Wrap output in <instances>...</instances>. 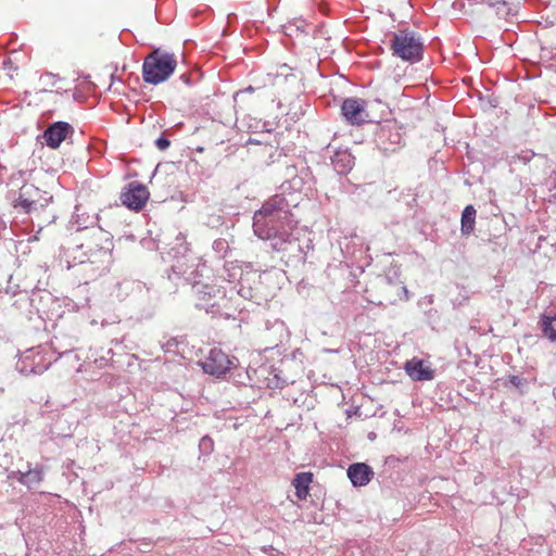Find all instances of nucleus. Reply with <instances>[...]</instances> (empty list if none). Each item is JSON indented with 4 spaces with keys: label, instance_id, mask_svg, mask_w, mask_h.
I'll return each mask as SVG.
<instances>
[{
    "label": "nucleus",
    "instance_id": "bb28decb",
    "mask_svg": "<svg viewBox=\"0 0 556 556\" xmlns=\"http://www.w3.org/2000/svg\"><path fill=\"white\" fill-rule=\"evenodd\" d=\"M261 89V86H252V85H249L248 87H245V92H252L254 90H258Z\"/></svg>",
    "mask_w": 556,
    "mask_h": 556
},
{
    "label": "nucleus",
    "instance_id": "c85d7f7f",
    "mask_svg": "<svg viewBox=\"0 0 556 556\" xmlns=\"http://www.w3.org/2000/svg\"><path fill=\"white\" fill-rule=\"evenodd\" d=\"M553 190H554V195L556 197V172L554 175Z\"/></svg>",
    "mask_w": 556,
    "mask_h": 556
},
{
    "label": "nucleus",
    "instance_id": "aec40b11",
    "mask_svg": "<svg viewBox=\"0 0 556 556\" xmlns=\"http://www.w3.org/2000/svg\"><path fill=\"white\" fill-rule=\"evenodd\" d=\"M26 294V291H22L16 280H0V300L9 299L18 295Z\"/></svg>",
    "mask_w": 556,
    "mask_h": 556
},
{
    "label": "nucleus",
    "instance_id": "5701e85b",
    "mask_svg": "<svg viewBox=\"0 0 556 556\" xmlns=\"http://www.w3.org/2000/svg\"><path fill=\"white\" fill-rule=\"evenodd\" d=\"M387 286L397 293L400 300L407 301L409 299L408 290L403 286L402 280H387Z\"/></svg>",
    "mask_w": 556,
    "mask_h": 556
},
{
    "label": "nucleus",
    "instance_id": "20e7f679",
    "mask_svg": "<svg viewBox=\"0 0 556 556\" xmlns=\"http://www.w3.org/2000/svg\"><path fill=\"white\" fill-rule=\"evenodd\" d=\"M56 361L55 352L48 345H38L24 351L15 365L16 370L24 375H40Z\"/></svg>",
    "mask_w": 556,
    "mask_h": 556
},
{
    "label": "nucleus",
    "instance_id": "0eeeda50",
    "mask_svg": "<svg viewBox=\"0 0 556 556\" xmlns=\"http://www.w3.org/2000/svg\"><path fill=\"white\" fill-rule=\"evenodd\" d=\"M79 247L86 250V253L96 254L101 253L103 256L110 258L113 247L112 237L110 232L100 227H92L83 233V241Z\"/></svg>",
    "mask_w": 556,
    "mask_h": 556
},
{
    "label": "nucleus",
    "instance_id": "6ab92c4d",
    "mask_svg": "<svg viewBox=\"0 0 556 556\" xmlns=\"http://www.w3.org/2000/svg\"><path fill=\"white\" fill-rule=\"evenodd\" d=\"M476 224V208L472 205H467L462 214V233L465 236L470 235L473 231Z\"/></svg>",
    "mask_w": 556,
    "mask_h": 556
},
{
    "label": "nucleus",
    "instance_id": "9d476101",
    "mask_svg": "<svg viewBox=\"0 0 556 556\" xmlns=\"http://www.w3.org/2000/svg\"><path fill=\"white\" fill-rule=\"evenodd\" d=\"M149 190L146 186L132 181L122 192L121 200L124 205L134 211H140L149 199Z\"/></svg>",
    "mask_w": 556,
    "mask_h": 556
},
{
    "label": "nucleus",
    "instance_id": "412c9836",
    "mask_svg": "<svg viewBox=\"0 0 556 556\" xmlns=\"http://www.w3.org/2000/svg\"><path fill=\"white\" fill-rule=\"evenodd\" d=\"M543 336L552 342H556V314L553 316H542L540 321Z\"/></svg>",
    "mask_w": 556,
    "mask_h": 556
},
{
    "label": "nucleus",
    "instance_id": "7ed1b4c3",
    "mask_svg": "<svg viewBox=\"0 0 556 556\" xmlns=\"http://www.w3.org/2000/svg\"><path fill=\"white\" fill-rule=\"evenodd\" d=\"M176 66L177 60L173 53L155 49L144 59L143 80L152 85L161 84L174 73Z\"/></svg>",
    "mask_w": 556,
    "mask_h": 556
},
{
    "label": "nucleus",
    "instance_id": "39448f33",
    "mask_svg": "<svg viewBox=\"0 0 556 556\" xmlns=\"http://www.w3.org/2000/svg\"><path fill=\"white\" fill-rule=\"evenodd\" d=\"M51 197L33 184H24L16 198L12 200L15 208L25 214H30L48 205Z\"/></svg>",
    "mask_w": 556,
    "mask_h": 556
},
{
    "label": "nucleus",
    "instance_id": "393cba45",
    "mask_svg": "<svg viewBox=\"0 0 556 556\" xmlns=\"http://www.w3.org/2000/svg\"><path fill=\"white\" fill-rule=\"evenodd\" d=\"M509 382L515 386L516 388H520L522 387L523 384H526V379L525 378H521L519 376H516V375H511L509 376Z\"/></svg>",
    "mask_w": 556,
    "mask_h": 556
},
{
    "label": "nucleus",
    "instance_id": "2eb2a0df",
    "mask_svg": "<svg viewBox=\"0 0 556 556\" xmlns=\"http://www.w3.org/2000/svg\"><path fill=\"white\" fill-rule=\"evenodd\" d=\"M348 477L354 486H364L372 479L374 471L368 465L356 463L349 467Z\"/></svg>",
    "mask_w": 556,
    "mask_h": 556
},
{
    "label": "nucleus",
    "instance_id": "f8f14e48",
    "mask_svg": "<svg viewBox=\"0 0 556 556\" xmlns=\"http://www.w3.org/2000/svg\"><path fill=\"white\" fill-rule=\"evenodd\" d=\"M74 132L73 127L66 122H56L50 125L43 132L46 143L51 149H56Z\"/></svg>",
    "mask_w": 556,
    "mask_h": 556
},
{
    "label": "nucleus",
    "instance_id": "dca6fc26",
    "mask_svg": "<svg viewBox=\"0 0 556 556\" xmlns=\"http://www.w3.org/2000/svg\"><path fill=\"white\" fill-rule=\"evenodd\" d=\"M77 343V338L74 336L64 337V336H54L51 340V345H48L55 352L56 359L68 352H72Z\"/></svg>",
    "mask_w": 556,
    "mask_h": 556
},
{
    "label": "nucleus",
    "instance_id": "6e6552de",
    "mask_svg": "<svg viewBox=\"0 0 556 556\" xmlns=\"http://www.w3.org/2000/svg\"><path fill=\"white\" fill-rule=\"evenodd\" d=\"M192 292L198 296L197 306L205 309L206 313H215L217 300L224 299V292L216 285L203 280H194Z\"/></svg>",
    "mask_w": 556,
    "mask_h": 556
},
{
    "label": "nucleus",
    "instance_id": "4be33fe9",
    "mask_svg": "<svg viewBox=\"0 0 556 556\" xmlns=\"http://www.w3.org/2000/svg\"><path fill=\"white\" fill-rule=\"evenodd\" d=\"M534 156V152L531 151V150H523L519 153H516L514 155H511L508 160V164L510 166L517 164V163H523V164H527L529 163Z\"/></svg>",
    "mask_w": 556,
    "mask_h": 556
},
{
    "label": "nucleus",
    "instance_id": "cd10ccee",
    "mask_svg": "<svg viewBox=\"0 0 556 556\" xmlns=\"http://www.w3.org/2000/svg\"><path fill=\"white\" fill-rule=\"evenodd\" d=\"M251 370H253L254 372L256 371V370H254V369L252 368V366H251V365H249V367H248V368H245V374L249 376V378H250V379H251V376H250V371H251Z\"/></svg>",
    "mask_w": 556,
    "mask_h": 556
},
{
    "label": "nucleus",
    "instance_id": "a211bd4d",
    "mask_svg": "<svg viewBox=\"0 0 556 556\" xmlns=\"http://www.w3.org/2000/svg\"><path fill=\"white\" fill-rule=\"evenodd\" d=\"M332 164L338 173H348L354 165L353 156L348 151H339L332 157Z\"/></svg>",
    "mask_w": 556,
    "mask_h": 556
},
{
    "label": "nucleus",
    "instance_id": "ddd939ff",
    "mask_svg": "<svg viewBox=\"0 0 556 556\" xmlns=\"http://www.w3.org/2000/svg\"><path fill=\"white\" fill-rule=\"evenodd\" d=\"M9 478L15 479L20 483L26 485L28 490H33L43 481L45 468L41 465H36L34 468H28L26 471H12L10 472Z\"/></svg>",
    "mask_w": 556,
    "mask_h": 556
},
{
    "label": "nucleus",
    "instance_id": "1a4fd4ad",
    "mask_svg": "<svg viewBox=\"0 0 556 556\" xmlns=\"http://www.w3.org/2000/svg\"><path fill=\"white\" fill-rule=\"evenodd\" d=\"M232 361L220 349L213 348L208 355L201 362L204 372L220 377L225 375L231 367Z\"/></svg>",
    "mask_w": 556,
    "mask_h": 556
},
{
    "label": "nucleus",
    "instance_id": "9b49d317",
    "mask_svg": "<svg viewBox=\"0 0 556 556\" xmlns=\"http://www.w3.org/2000/svg\"><path fill=\"white\" fill-rule=\"evenodd\" d=\"M367 103L359 98H348L341 104V113L350 125H362L367 117Z\"/></svg>",
    "mask_w": 556,
    "mask_h": 556
},
{
    "label": "nucleus",
    "instance_id": "b1692460",
    "mask_svg": "<svg viewBox=\"0 0 556 556\" xmlns=\"http://www.w3.org/2000/svg\"><path fill=\"white\" fill-rule=\"evenodd\" d=\"M199 450L204 455L211 454L214 450L213 440L208 435L203 437L199 442Z\"/></svg>",
    "mask_w": 556,
    "mask_h": 556
},
{
    "label": "nucleus",
    "instance_id": "f257e3e1",
    "mask_svg": "<svg viewBox=\"0 0 556 556\" xmlns=\"http://www.w3.org/2000/svg\"><path fill=\"white\" fill-rule=\"evenodd\" d=\"M287 179L280 185V192L266 200L254 213L253 231L262 240H268L276 251H287L299 261L305 262L313 250L312 240L296 227L292 207H296L302 195H308L314 188V177L308 167L301 163L286 167Z\"/></svg>",
    "mask_w": 556,
    "mask_h": 556
},
{
    "label": "nucleus",
    "instance_id": "f3484780",
    "mask_svg": "<svg viewBox=\"0 0 556 556\" xmlns=\"http://www.w3.org/2000/svg\"><path fill=\"white\" fill-rule=\"evenodd\" d=\"M313 480V475L311 472H300L295 475L292 480V484L295 488L296 496L300 500H304L308 494V486Z\"/></svg>",
    "mask_w": 556,
    "mask_h": 556
},
{
    "label": "nucleus",
    "instance_id": "423d86ee",
    "mask_svg": "<svg viewBox=\"0 0 556 556\" xmlns=\"http://www.w3.org/2000/svg\"><path fill=\"white\" fill-rule=\"evenodd\" d=\"M376 147L383 153H395L403 146V132L394 122H387L377 126L375 131Z\"/></svg>",
    "mask_w": 556,
    "mask_h": 556
},
{
    "label": "nucleus",
    "instance_id": "a878e982",
    "mask_svg": "<svg viewBox=\"0 0 556 556\" xmlns=\"http://www.w3.org/2000/svg\"><path fill=\"white\" fill-rule=\"evenodd\" d=\"M155 143H156V147H157L160 150H162V151H163V150H165V149H167V148L169 147V140H167L166 138H163V137L159 138V139L155 141Z\"/></svg>",
    "mask_w": 556,
    "mask_h": 556
},
{
    "label": "nucleus",
    "instance_id": "f03ea898",
    "mask_svg": "<svg viewBox=\"0 0 556 556\" xmlns=\"http://www.w3.org/2000/svg\"><path fill=\"white\" fill-rule=\"evenodd\" d=\"M390 50L393 56L409 64H415L422 59L424 42L414 30L399 29L391 34Z\"/></svg>",
    "mask_w": 556,
    "mask_h": 556
},
{
    "label": "nucleus",
    "instance_id": "4468645a",
    "mask_svg": "<svg viewBox=\"0 0 556 556\" xmlns=\"http://www.w3.org/2000/svg\"><path fill=\"white\" fill-rule=\"evenodd\" d=\"M406 374L415 381L432 380L434 370L421 359L413 358L405 364Z\"/></svg>",
    "mask_w": 556,
    "mask_h": 556
}]
</instances>
